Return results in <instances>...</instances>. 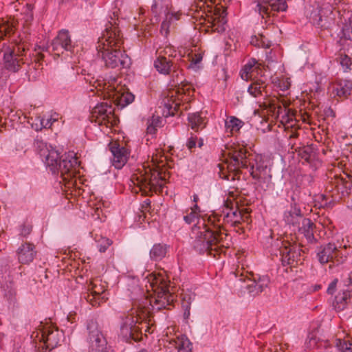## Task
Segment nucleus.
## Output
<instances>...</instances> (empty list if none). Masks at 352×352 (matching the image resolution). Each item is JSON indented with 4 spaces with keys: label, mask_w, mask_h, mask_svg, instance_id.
Listing matches in <instances>:
<instances>
[{
    "label": "nucleus",
    "mask_w": 352,
    "mask_h": 352,
    "mask_svg": "<svg viewBox=\"0 0 352 352\" xmlns=\"http://www.w3.org/2000/svg\"><path fill=\"white\" fill-rule=\"evenodd\" d=\"M87 330L89 352H114L107 346L106 337L96 320L91 319L87 321Z\"/></svg>",
    "instance_id": "obj_11"
},
{
    "label": "nucleus",
    "mask_w": 352,
    "mask_h": 352,
    "mask_svg": "<svg viewBox=\"0 0 352 352\" xmlns=\"http://www.w3.org/2000/svg\"><path fill=\"white\" fill-rule=\"evenodd\" d=\"M154 67L156 70L162 74L169 75L173 72V83L175 86H178L177 92L181 94H190L193 91L192 85L182 79H179V72L177 70V65L175 64L172 59L163 56L162 53L157 55L154 60Z\"/></svg>",
    "instance_id": "obj_8"
},
{
    "label": "nucleus",
    "mask_w": 352,
    "mask_h": 352,
    "mask_svg": "<svg viewBox=\"0 0 352 352\" xmlns=\"http://www.w3.org/2000/svg\"><path fill=\"white\" fill-rule=\"evenodd\" d=\"M338 283V279L336 278L329 283L327 290L328 294L332 295L336 292Z\"/></svg>",
    "instance_id": "obj_52"
},
{
    "label": "nucleus",
    "mask_w": 352,
    "mask_h": 352,
    "mask_svg": "<svg viewBox=\"0 0 352 352\" xmlns=\"http://www.w3.org/2000/svg\"><path fill=\"white\" fill-rule=\"evenodd\" d=\"M169 6V0H153L151 10L153 13L160 14L168 12Z\"/></svg>",
    "instance_id": "obj_38"
},
{
    "label": "nucleus",
    "mask_w": 352,
    "mask_h": 352,
    "mask_svg": "<svg viewBox=\"0 0 352 352\" xmlns=\"http://www.w3.org/2000/svg\"><path fill=\"white\" fill-rule=\"evenodd\" d=\"M160 53H162V56H167V58H170V57H173L175 56V55H173L174 53H175V51L173 50L171 47H169V46H166V47H164L163 50H160L158 49L156 52V54L157 55H159Z\"/></svg>",
    "instance_id": "obj_49"
},
{
    "label": "nucleus",
    "mask_w": 352,
    "mask_h": 352,
    "mask_svg": "<svg viewBox=\"0 0 352 352\" xmlns=\"http://www.w3.org/2000/svg\"><path fill=\"white\" fill-rule=\"evenodd\" d=\"M52 51L55 55L60 56L65 52L74 53L75 44L71 39L69 32L67 30H61L52 42Z\"/></svg>",
    "instance_id": "obj_17"
},
{
    "label": "nucleus",
    "mask_w": 352,
    "mask_h": 352,
    "mask_svg": "<svg viewBox=\"0 0 352 352\" xmlns=\"http://www.w3.org/2000/svg\"><path fill=\"white\" fill-rule=\"evenodd\" d=\"M232 212H228L226 214L222 216L221 214L213 212L212 214H216L218 217H221V224L219 230L221 232H226V229L223 226L230 224L231 226L236 228L241 223V211L236 206L235 210H233L232 208H230Z\"/></svg>",
    "instance_id": "obj_22"
},
{
    "label": "nucleus",
    "mask_w": 352,
    "mask_h": 352,
    "mask_svg": "<svg viewBox=\"0 0 352 352\" xmlns=\"http://www.w3.org/2000/svg\"><path fill=\"white\" fill-rule=\"evenodd\" d=\"M340 63L344 72L351 69L350 67L352 65V60L347 55H340Z\"/></svg>",
    "instance_id": "obj_45"
},
{
    "label": "nucleus",
    "mask_w": 352,
    "mask_h": 352,
    "mask_svg": "<svg viewBox=\"0 0 352 352\" xmlns=\"http://www.w3.org/2000/svg\"><path fill=\"white\" fill-rule=\"evenodd\" d=\"M266 86L265 82L261 80L258 79L254 82H252L248 88V93L254 98L259 97L262 96L263 91H265Z\"/></svg>",
    "instance_id": "obj_33"
},
{
    "label": "nucleus",
    "mask_w": 352,
    "mask_h": 352,
    "mask_svg": "<svg viewBox=\"0 0 352 352\" xmlns=\"http://www.w3.org/2000/svg\"><path fill=\"white\" fill-rule=\"evenodd\" d=\"M120 325L119 337L126 343L132 341L140 342L142 340V329L146 327L145 331H149L147 322H144L138 314L137 311L131 310L127 313H123L120 316Z\"/></svg>",
    "instance_id": "obj_5"
},
{
    "label": "nucleus",
    "mask_w": 352,
    "mask_h": 352,
    "mask_svg": "<svg viewBox=\"0 0 352 352\" xmlns=\"http://www.w3.org/2000/svg\"><path fill=\"white\" fill-rule=\"evenodd\" d=\"M109 146L113 155L112 165L117 169H121L128 160L129 150L117 142H111Z\"/></svg>",
    "instance_id": "obj_19"
},
{
    "label": "nucleus",
    "mask_w": 352,
    "mask_h": 352,
    "mask_svg": "<svg viewBox=\"0 0 352 352\" xmlns=\"http://www.w3.org/2000/svg\"><path fill=\"white\" fill-rule=\"evenodd\" d=\"M349 254L346 245L338 248L335 243H329L320 246L317 257L322 265L332 263L333 265H339L346 260Z\"/></svg>",
    "instance_id": "obj_12"
},
{
    "label": "nucleus",
    "mask_w": 352,
    "mask_h": 352,
    "mask_svg": "<svg viewBox=\"0 0 352 352\" xmlns=\"http://www.w3.org/2000/svg\"><path fill=\"white\" fill-rule=\"evenodd\" d=\"M67 322H70L71 324L76 323L77 321L76 313L75 311L69 312L67 316Z\"/></svg>",
    "instance_id": "obj_59"
},
{
    "label": "nucleus",
    "mask_w": 352,
    "mask_h": 352,
    "mask_svg": "<svg viewBox=\"0 0 352 352\" xmlns=\"http://www.w3.org/2000/svg\"><path fill=\"white\" fill-rule=\"evenodd\" d=\"M114 107L111 102H102L98 104L91 111V122L98 123L99 125H113L116 122Z\"/></svg>",
    "instance_id": "obj_14"
},
{
    "label": "nucleus",
    "mask_w": 352,
    "mask_h": 352,
    "mask_svg": "<svg viewBox=\"0 0 352 352\" xmlns=\"http://www.w3.org/2000/svg\"><path fill=\"white\" fill-rule=\"evenodd\" d=\"M188 120L191 129L195 132H198L206 128L208 122L206 118L201 117V113L199 112L189 113Z\"/></svg>",
    "instance_id": "obj_30"
},
{
    "label": "nucleus",
    "mask_w": 352,
    "mask_h": 352,
    "mask_svg": "<svg viewBox=\"0 0 352 352\" xmlns=\"http://www.w3.org/2000/svg\"><path fill=\"white\" fill-rule=\"evenodd\" d=\"M197 142V135H195V134L191 133L190 136L188 138L186 144V147L190 152H192V149L196 147Z\"/></svg>",
    "instance_id": "obj_47"
},
{
    "label": "nucleus",
    "mask_w": 352,
    "mask_h": 352,
    "mask_svg": "<svg viewBox=\"0 0 352 352\" xmlns=\"http://www.w3.org/2000/svg\"><path fill=\"white\" fill-rule=\"evenodd\" d=\"M192 296L190 294H185L182 298V308L183 310L190 309L192 302Z\"/></svg>",
    "instance_id": "obj_50"
},
{
    "label": "nucleus",
    "mask_w": 352,
    "mask_h": 352,
    "mask_svg": "<svg viewBox=\"0 0 352 352\" xmlns=\"http://www.w3.org/2000/svg\"><path fill=\"white\" fill-rule=\"evenodd\" d=\"M113 17L106 24L101 37L98 38L96 47L107 67L127 68L131 65V58L125 51H121L124 43L122 34L119 28L118 14L113 12Z\"/></svg>",
    "instance_id": "obj_1"
},
{
    "label": "nucleus",
    "mask_w": 352,
    "mask_h": 352,
    "mask_svg": "<svg viewBox=\"0 0 352 352\" xmlns=\"http://www.w3.org/2000/svg\"><path fill=\"white\" fill-rule=\"evenodd\" d=\"M166 338H164V340L177 349L178 352H191L192 343L186 335H180L176 338H169L166 333Z\"/></svg>",
    "instance_id": "obj_26"
},
{
    "label": "nucleus",
    "mask_w": 352,
    "mask_h": 352,
    "mask_svg": "<svg viewBox=\"0 0 352 352\" xmlns=\"http://www.w3.org/2000/svg\"><path fill=\"white\" fill-rule=\"evenodd\" d=\"M164 105L168 110L167 113L165 115L166 117L173 116L179 111L180 104L175 102L171 100H168V102H165Z\"/></svg>",
    "instance_id": "obj_43"
},
{
    "label": "nucleus",
    "mask_w": 352,
    "mask_h": 352,
    "mask_svg": "<svg viewBox=\"0 0 352 352\" xmlns=\"http://www.w3.org/2000/svg\"><path fill=\"white\" fill-rule=\"evenodd\" d=\"M227 155L228 157V159L227 160V170H226L221 164H219L220 169L219 175V177L223 179L233 181L236 179V177H239L241 174H236V171L232 170L229 168V165L231 163V159L228 153Z\"/></svg>",
    "instance_id": "obj_35"
},
{
    "label": "nucleus",
    "mask_w": 352,
    "mask_h": 352,
    "mask_svg": "<svg viewBox=\"0 0 352 352\" xmlns=\"http://www.w3.org/2000/svg\"><path fill=\"white\" fill-rule=\"evenodd\" d=\"M190 211L196 212L197 215H199L200 208L197 204H195L193 207L190 208Z\"/></svg>",
    "instance_id": "obj_64"
},
{
    "label": "nucleus",
    "mask_w": 352,
    "mask_h": 352,
    "mask_svg": "<svg viewBox=\"0 0 352 352\" xmlns=\"http://www.w3.org/2000/svg\"><path fill=\"white\" fill-rule=\"evenodd\" d=\"M316 224L309 218L303 219L302 223L298 228L300 234H302L306 243L309 245L317 243L318 239L314 236Z\"/></svg>",
    "instance_id": "obj_23"
},
{
    "label": "nucleus",
    "mask_w": 352,
    "mask_h": 352,
    "mask_svg": "<svg viewBox=\"0 0 352 352\" xmlns=\"http://www.w3.org/2000/svg\"><path fill=\"white\" fill-rule=\"evenodd\" d=\"M250 44L256 47L268 49L272 46V42L263 34H258L251 37Z\"/></svg>",
    "instance_id": "obj_36"
},
{
    "label": "nucleus",
    "mask_w": 352,
    "mask_h": 352,
    "mask_svg": "<svg viewBox=\"0 0 352 352\" xmlns=\"http://www.w3.org/2000/svg\"><path fill=\"white\" fill-rule=\"evenodd\" d=\"M16 25L14 22L3 19H0V41L6 36H10L14 33Z\"/></svg>",
    "instance_id": "obj_32"
},
{
    "label": "nucleus",
    "mask_w": 352,
    "mask_h": 352,
    "mask_svg": "<svg viewBox=\"0 0 352 352\" xmlns=\"http://www.w3.org/2000/svg\"><path fill=\"white\" fill-rule=\"evenodd\" d=\"M209 14H206L208 23H210L212 30L217 32H223L226 30L224 27L226 23V10L222 7L215 6L208 10Z\"/></svg>",
    "instance_id": "obj_18"
},
{
    "label": "nucleus",
    "mask_w": 352,
    "mask_h": 352,
    "mask_svg": "<svg viewBox=\"0 0 352 352\" xmlns=\"http://www.w3.org/2000/svg\"><path fill=\"white\" fill-rule=\"evenodd\" d=\"M334 344L337 352H352V341L349 339H336Z\"/></svg>",
    "instance_id": "obj_39"
},
{
    "label": "nucleus",
    "mask_w": 352,
    "mask_h": 352,
    "mask_svg": "<svg viewBox=\"0 0 352 352\" xmlns=\"http://www.w3.org/2000/svg\"><path fill=\"white\" fill-rule=\"evenodd\" d=\"M45 162L53 174H60L64 181H69L76 173L78 166V158L72 155H61L56 151H50L46 156Z\"/></svg>",
    "instance_id": "obj_6"
},
{
    "label": "nucleus",
    "mask_w": 352,
    "mask_h": 352,
    "mask_svg": "<svg viewBox=\"0 0 352 352\" xmlns=\"http://www.w3.org/2000/svg\"><path fill=\"white\" fill-rule=\"evenodd\" d=\"M250 283H248L245 288L248 290L249 295L252 297L258 296L263 291L258 288V286L256 281L253 280H249Z\"/></svg>",
    "instance_id": "obj_41"
},
{
    "label": "nucleus",
    "mask_w": 352,
    "mask_h": 352,
    "mask_svg": "<svg viewBox=\"0 0 352 352\" xmlns=\"http://www.w3.org/2000/svg\"><path fill=\"white\" fill-rule=\"evenodd\" d=\"M28 6L29 10V14L28 15V19H26V21H31L33 19V14L32 12V6L31 4H28Z\"/></svg>",
    "instance_id": "obj_63"
},
{
    "label": "nucleus",
    "mask_w": 352,
    "mask_h": 352,
    "mask_svg": "<svg viewBox=\"0 0 352 352\" xmlns=\"http://www.w3.org/2000/svg\"><path fill=\"white\" fill-rule=\"evenodd\" d=\"M169 245L164 243H155L149 252L151 261L159 262L164 258L168 252Z\"/></svg>",
    "instance_id": "obj_28"
},
{
    "label": "nucleus",
    "mask_w": 352,
    "mask_h": 352,
    "mask_svg": "<svg viewBox=\"0 0 352 352\" xmlns=\"http://www.w3.org/2000/svg\"><path fill=\"white\" fill-rule=\"evenodd\" d=\"M105 292V287L100 280H96L90 281L87 284L86 291L82 292L80 298L81 300H86L87 302L93 307H98L102 302L103 297L102 295Z\"/></svg>",
    "instance_id": "obj_16"
},
{
    "label": "nucleus",
    "mask_w": 352,
    "mask_h": 352,
    "mask_svg": "<svg viewBox=\"0 0 352 352\" xmlns=\"http://www.w3.org/2000/svg\"><path fill=\"white\" fill-rule=\"evenodd\" d=\"M94 239L97 243V248L100 252H105L113 243L112 240L102 236L96 235Z\"/></svg>",
    "instance_id": "obj_40"
},
{
    "label": "nucleus",
    "mask_w": 352,
    "mask_h": 352,
    "mask_svg": "<svg viewBox=\"0 0 352 352\" xmlns=\"http://www.w3.org/2000/svg\"><path fill=\"white\" fill-rule=\"evenodd\" d=\"M27 50L28 48L24 42L3 43L0 48V53H3L4 69L15 73L19 72L21 65L24 64L28 65L36 70L41 69L40 67L42 66L45 58L44 54L35 50L32 56L30 55L31 62L29 63L27 58H23L26 55Z\"/></svg>",
    "instance_id": "obj_4"
},
{
    "label": "nucleus",
    "mask_w": 352,
    "mask_h": 352,
    "mask_svg": "<svg viewBox=\"0 0 352 352\" xmlns=\"http://www.w3.org/2000/svg\"><path fill=\"white\" fill-rule=\"evenodd\" d=\"M137 180L140 189L146 195H149L148 192H154L155 193H162L164 188V179L162 174L157 170H149L145 173L144 175L138 177Z\"/></svg>",
    "instance_id": "obj_13"
},
{
    "label": "nucleus",
    "mask_w": 352,
    "mask_h": 352,
    "mask_svg": "<svg viewBox=\"0 0 352 352\" xmlns=\"http://www.w3.org/2000/svg\"><path fill=\"white\" fill-rule=\"evenodd\" d=\"M263 3L267 4L270 11L277 12H285L288 8L286 0H263Z\"/></svg>",
    "instance_id": "obj_37"
},
{
    "label": "nucleus",
    "mask_w": 352,
    "mask_h": 352,
    "mask_svg": "<svg viewBox=\"0 0 352 352\" xmlns=\"http://www.w3.org/2000/svg\"><path fill=\"white\" fill-rule=\"evenodd\" d=\"M114 96L116 97L115 101L117 102V104L122 108L131 104L135 99L134 95L129 91H124L122 94L118 92Z\"/></svg>",
    "instance_id": "obj_34"
},
{
    "label": "nucleus",
    "mask_w": 352,
    "mask_h": 352,
    "mask_svg": "<svg viewBox=\"0 0 352 352\" xmlns=\"http://www.w3.org/2000/svg\"><path fill=\"white\" fill-rule=\"evenodd\" d=\"M324 115L326 117H332L334 118L336 116V113L331 108H328L324 110Z\"/></svg>",
    "instance_id": "obj_62"
},
{
    "label": "nucleus",
    "mask_w": 352,
    "mask_h": 352,
    "mask_svg": "<svg viewBox=\"0 0 352 352\" xmlns=\"http://www.w3.org/2000/svg\"><path fill=\"white\" fill-rule=\"evenodd\" d=\"M291 148L298 153V157L307 164H312L317 157V148L313 144L308 145H302L300 143V146H296V144H292Z\"/></svg>",
    "instance_id": "obj_21"
},
{
    "label": "nucleus",
    "mask_w": 352,
    "mask_h": 352,
    "mask_svg": "<svg viewBox=\"0 0 352 352\" xmlns=\"http://www.w3.org/2000/svg\"><path fill=\"white\" fill-rule=\"evenodd\" d=\"M253 279L257 283L258 288H261L263 291L267 288L270 283V278L267 275H258L253 276Z\"/></svg>",
    "instance_id": "obj_42"
},
{
    "label": "nucleus",
    "mask_w": 352,
    "mask_h": 352,
    "mask_svg": "<svg viewBox=\"0 0 352 352\" xmlns=\"http://www.w3.org/2000/svg\"><path fill=\"white\" fill-rule=\"evenodd\" d=\"M334 201L347 198L348 206L350 204V195L352 191V170H345L342 174L336 175L331 179L326 187Z\"/></svg>",
    "instance_id": "obj_7"
},
{
    "label": "nucleus",
    "mask_w": 352,
    "mask_h": 352,
    "mask_svg": "<svg viewBox=\"0 0 352 352\" xmlns=\"http://www.w3.org/2000/svg\"><path fill=\"white\" fill-rule=\"evenodd\" d=\"M352 303V290L343 289L335 297L333 302L335 309L338 311L344 310L346 306Z\"/></svg>",
    "instance_id": "obj_27"
},
{
    "label": "nucleus",
    "mask_w": 352,
    "mask_h": 352,
    "mask_svg": "<svg viewBox=\"0 0 352 352\" xmlns=\"http://www.w3.org/2000/svg\"><path fill=\"white\" fill-rule=\"evenodd\" d=\"M257 8L259 12V14L262 15V17H264V15L267 16H270V6L267 4L263 3V0L261 2L257 4Z\"/></svg>",
    "instance_id": "obj_48"
},
{
    "label": "nucleus",
    "mask_w": 352,
    "mask_h": 352,
    "mask_svg": "<svg viewBox=\"0 0 352 352\" xmlns=\"http://www.w3.org/2000/svg\"><path fill=\"white\" fill-rule=\"evenodd\" d=\"M227 149L231 159L229 165L230 170L236 171V174H241V168H248L252 179L260 184L271 179L269 160L265 156L252 153L246 146L239 144H233Z\"/></svg>",
    "instance_id": "obj_3"
},
{
    "label": "nucleus",
    "mask_w": 352,
    "mask_h": 352,
    "mask_svg": "<svg viewBox=\"0 0 352 352\" xmlns=\"http://www.w3.org/2000/svg\"><path fill=\"white\" fill-rule=\"evenodd\" d=\"M203 59V53L199 52L195 53L192 56L191 58V65H197L199 64Z\"/></svg>",
    "instance_id": "obj_55"
},
{
    "label": "nucleus",
    "mask_w": 352,
    "mask_h": 352,
    "mask_svg": "<svg viewBox=\"0 0 352 352\" xmlns=\"http://www.w3.org/2000/svg\"><path fill=\"white\" fill-rule=\"evenodd\" d=\"M241 223L242 222H248L250 216L249 214L248 210L247 208H244L241 210Z\"/></svg>",
    "instance_id": "obj_61"
},
{
    "label": "nucleus",
    "mask_w": 352,
    "mask_h": 352,
    "mask_svg": "<svg viewBox=\"0 0 352 352\" xmlns=\"http://www.w3.org/2000/svg\"><path fill=\"white\" fill-rule=\"evenodd\" d=\"M199 217V215H197L196 212L190 211L186 215H184L183 219H184V221L187 224L190 225V224L192 223L193 222H195V221L196 219H198Z\"/></svg>",
    "instance_id": "obj_51"
},
{
    "label": "nucleus",
    "mask_w": 352,
    "mask_h": 352,
    "mask_svg": "<svg viewBox=\"0 0 352 352\" xmlns=\"http://www.w3.org/2000/svg\"><path fill=\"white\" fill-rule=\"evenodd\" d=\"M272 252H278L280 256V261L283 266H289L285 269V272H288V270H292V267H295L298 261L300 260V250L296 245L292 244L287 241H282L277 238L271 245Z\"/></svg>",
    "instance_id": "obj_9"
},
{
    "label": "nucleus",
    "mask_w": 352,
    "mask_h": 352,
    "mask_svg": "<svg viewBox=\"0 0 352 352\" xmlns=\"http://www.w3.org/2000/svg\"><path fill=\"white\" fill-rule=\"evenodd\" d=\"M338 43L340 46L348 44V41H352V20L342 23L340 32L338 33Z\"/></svg>",
    "instance_id": "obj_29"
},
{
    "label": "nucleus",
    "mask_w": 352,
    "mask_h": 352,
    "mask_svg": "<svg viewBox=\"0 0 352 352\" xmlns=\"http://www.w3.org/2000/svg\"><path fill=\"white\" fill-rule=\"evenodd\" d=\"M34 147L39 153H41L46 149L47 144L43 140L41 137L36 136L34 141Z\"/></svg>",
    "instance_id": "obj_44"
},
{
    "label": "nucleus",
    "mask_w": 352,
    "mask_h": 352,
    "mask_svg": "<svg viewBox=\"0 0 352 352\" xmlns=\"http://www.w3.org/2000/svg\"><path fill=\"white\" fill-rule=\"evenodd\" d=\"M221 219V217L216 214L204 218V231L200 232L192 243L196 252L213 257L226 253L232 241L229 234L219 230Z\"/></svg>",
    "instance_id": "obj_2"
},
{
    "label": "nucleus",
    "mask_w": 352,
    "mask_h": 352,
    "mask_svg": "<svg viewBox=\"0 0 352 352\" xmlns=\"http://www.w3.org/2000/svg\"><path fill=\"white\" fill-rule=\"evenodd\" d=\"M256 63V60L254 58H252L244 67V71L248 74L252 72L253 67Z\"/></svg>",
    "instance_id": "obj_56"
},
{
    "label": "nucleus",
    "mask_w": 352,
    "mask_h": 352,
    "mask_svg": "<svg viewBox=\"0 0 352 352\" xmlns=\"http://www.w3.org/2000/svg\"><path fill=\"white\" fill-rule=\"evenodd\" d=\"M292 200L290 210L285 211L284 213V221L288 225L298 228L302 223L303 219L307 218L304 217L300 208L298 206L294 197H292Z\"/></svg>",
    "instance_id": "obj_20"
},
{
    "label": "nucleus",
    "mask_w": 352,
    "mask_h": 352,
    "mask_svg": "<svg viewBox=\"0 0 352 352\" xmlns=\"http://www.w3.org/2000/svg\"><path fill=\"white\" fill-rule=\"evenodd\" d=\"M82 74L85 75V80L90 84L92 86L95 85V83L97 82V80L95 79L94 76L91 74H85L84 73H82Z\"/></svg>",
    "instance_id": "obj_58"
},
{
    "label": "nucleus",
    "mask_w": 352,
    "mask_h": 352,
    "mask_svg": "<svg viewBox=\"0 0 352 352\" xmlns=\"http://www.w3.org/2000/svg\"><path fill=\"white\" fill-rule=\"evenodd\" d=\"M151 285L155 293V296L150 300L152 310L154 311L169 309L168 307L173 305L175 296L170 292L169 286L165 280L161 277H155Z\"/></svg>",
    "instance_id": "obj_10"
},
{
    "label": "nucleus",
    "mask_w": 352,
    "mask_h": 352,
    "mask_svg": "<svg viewBox=\"0 0 352 352\" xmlns=\"http://www.w3.org/2000/svg\"><path fill=\"white\" fill-rule=\"evenodd\" d=\"M244 125V122L235 116H228L225 122L226 131L231 134L239 133Z\"/></svg>",
    "instance_id": "obj_31"
},
{
    "label": "nucleus",
    "mask_w": 352,
    "mask_h": 352,
    "mask_svg": "<svg viewBox=\"0 0 352 352\" xmlns=\"http://www.w3.org/2000/svg\"><path fill=\"white\" fill-rule=\"evenodd\" d=\"M344 287L349 290H352V271L349 273L347 278L344 280Z\"/></svg>",
    "instance_id": "obj_57"
},
{
    "label": "nucleus",
    "mask_w": 352,
    "mask_h": 352,
    "mask_svg": "<svg viewBox=\"0 0 352 352\" xmlns=\"http://www.w3.org/2000/svg\"><path fill=\"white\" fill-rule=\"evenodd\" d=\"M32 230V224L28 221H25L21 226L20 234L25 237L31 233Z\"/></svg>",
    "instance_id": "obj_46"
},
{
    "label": "nucleus",
    "mask_w": 352,
    "mask_h": 352,
    "mask_svg": "<svg viewBox=\"0 0 352 352\" xmlns=\"http://www.w3.org/2000/svg\"><path fill=\"white\" fill-rule=\"evenodd\" d=\"M333 94L341 100L346 99L352 92V81L338 79L333 84Z\"/></svg>",
    "instance_id": "obj_24"
},
{
    "label": "nucleus",
    "mask_w": 352,
    "mask_h": 352,
    "mask_svg": "<svg viewBox=\"0 0 352 352\" xmlns=\"http://www.w3.org/2000/svg\"><path fill=\"white\" fill-rule=\"evenodd\" d=\"M56 120H57V118H47V119L43 118L41 120V128L49 129L52 126V123Z\"/></svg>",
    "instance_id": "obj_53"
},
{
    "label": "nucleus",
    "mask_w": 352,
    "mask_h": 352,
    "mask_svg": "<svg viewBox=\"0 0 352 352\" xmlns=\"http://www.w3.org/2000/svg\"><path fill=\"white\" fill-rule=\"evenodd\" d=\"M157 131V127L151 124L147 121L146 133L150 135H155Z\"/></svg>",
    "instance_id": "obj_60"
},
{
    "label": "nucleus",
    "mask_w": 352,
    "mask_h": 352,
    "mask_svg": "<svg viewBox=\"0 0 352 352\" xmlns=\"http://www.w3.org/2000/svg\"><path fill=\"white\" fill-rule=\"evenodd\" d=\"M36 254L35 245L28 242L21 244L17 250L19 261L22 264H29L32 262Z\"/></svg>",
    "instance_id": "obj_25"
},
{
    "label": "nucleus",
    "mask_w": 352,
    "mask_h": 352,
    "mask_svg": "<svg viewBox=\"0 0 352 352\" xmlns=\"http://www.w3.org/2000/svg\"><path fill=\"white\" fill-rule=\"evenodd\" d=\"M148 122L157 128L162 126V119L160 116H153L151 119L148 120Z\"/></svg>",
    "instance_id": "obj_54"
},
{
    "label": "nucleus",
    "mask_w": 352,
    "mask_h": 352,
    "mask_svg": "<svg viewBox=\"0 0 352 352\" xmlns=\"http://www.w3.org/2000/svg\"><path fill=\"white\" fill-rule=\"evenodd\" d=\"M64 338L63 331L53 325L43 326L41 329V342H43L42 352H50L58 345Z\"/></svg>",
    "instance_id": "obj_15"
}]
</instances>
